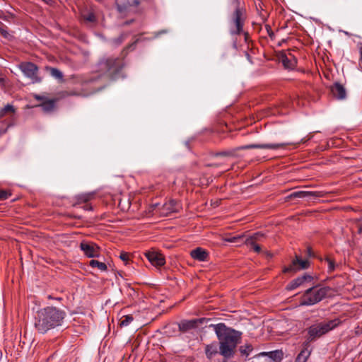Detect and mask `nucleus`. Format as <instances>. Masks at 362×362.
Masks as SVG:
<instances>
[{"label": "nucleus", "instance_id": "34", "mask_svg": "<svg viewBox=\"0 0 362 362\" xmlns=\"http://www.w3.org/2000/svg\"><path fill=\"white\" fill-rule=\"evenodd\" d=\"M324 261L327 264L329 270H334L335 269V264L334 260L329 256H326Z\"/></svg>", "mask_w": 362, "mask_h": 362}, {"label": "nucleus", "instance_id": "14", "mask_svg": "<svg viewBox=\"0 0 362 362\" xmlns=\"http://www.w3.org/2000/svg\"><path fill=\"white\" fill-rule=\"evenodd\" d=\"M310 262L307 259H303L301 256L296 255L292 260L291 267L293 269L305 270L310 268Z\"/></svg>", "mask_w": 362, "mask_h": 362}, {"label": "nucleus", "instance_id": "27", "mask_svg": "<svg viewBox=\"0 0 362 362\" xmlns=\"http://www.w3.org/2000/svg\"><path fill=\"white\" fill-rule=\"evenodd\" d=\"M245 245L250 247V249L253 250L254 252L259 253L262 251L261 247L257 243L256 241L252 239L247 238L245 241Z\"/></svg>", "mask_w": 362, "mask_h": 362}, {"label": "nucleus", "instance_id": "17", "mask_svg": "<svg viewBox=\"0 0 362 362\" xmlns=\"http://www.w3.org/2000/svg\"><path fill=\"white\" fill-rule=\"evenodd\" d=\"M334 97L338 100H344L346 96V91L344 87L339 83H335L331 88Z\"/></svg>", "mask_w": 362, "mask_h": 362}, {"label": "nucleus", "instance_id": "35", "mask_svg": "<svg viewBox=\"0 0 362 362\" xmlns=\"http://www.w3.org/2000/svg\"><path fill=\"white\" fill-rule=\"evenodd\" d=\"M7 27L6 25H2L0 27V34L6 39H10L11 37V35L7 31Z\"/></svg>", "mask_w": 362, "mask_h": 362}, {"label": "nucleus", "instance_id": "10", "mask_svg": "<svg viewBox=\"0 0 362 362\" xmlns=\"http://www.w3.org/2000/svg\"><path fill=\"white\" fill-rule=\"evenodd\" d=\"M278 57L279 61L282 63L284 67L286 69L293 70L297 66V59L290 50L281 52Z\"/></svg>", "mask_w": 362, "mask_h": 362}, {"label": "nucleus", "instance_id": "13", "mask_svg": "<svg viewBox=\"0 0 362 362\" xmlns=\"http://www.w3.org/2000/svg\"><path fill=\"white\" fill-rule=\"evenodd\" d=\"M80 18L85 23L96 24L98 22V19L93 9L87 6L81 10Z\"/></svg>", "mask_w": 362, "mask_h": 362}, {"label": "nucleus", "instance_id": "48", "mask_svg": "<svg viewBox=\"0 0 362 362\" xmlns=\"http://www.w3.org/2000/svg\"><path fill=\"white\" fill-rule=\"evenodd\" d=\"M283 272H290V269H288V268H286L283 270Z\"/></svg>", "mask_w": 362, "mask_h": 362}, {"label": "nucleus", "instance_id": "25", "mask_svg": "<svg viewBox=\"0 0 362 362\" xmlns=\"http://www.w3.org/2000/svg\"><path fill=\"white\" fill-rule=\"evenodd\" d=\"M16 112L15 107L10 104H7L4 107L0 109V119L6 115H13Z\"/></svg>", "mask_w": 362, "mask_h": 362}, {"label": "nucleus", "instance_id": "43", "mask_svg": "<svg viewBox=\"0 0 362 362\" xmlns=\"http://www.w3.org/2000/svg\"><path fill=\"white\" fill-rule=\"evenodd\" d=\"M206 166H208V167H218V164H217V163H209V164H207Z\"/></svg>", "mask_w": 362, "mask_h": 362}, {"label": "nucleus", "instance_id": "52", "mask_svg": "<svg viewBox=\"0 0 362 362\" xmlns=\"http://www.w3.org/2000/svg\"><path fill=\"white\" fill-rule=\"evenodd\" d=\"M70 95H76V94L75 93H71Z\"/></svg>", "mask_w": 362, "mask_h": 362}, {"label": "nucleus", "instance_id": "8", "mask_svg": "<svg viewBox=\"0 0 362 362\" xmlns=\"http://www.w3.org/2000/svg\"><path fill=\"white\" fill-rule=\"evenodd\" d=\"M19 69L33 83L41 82V78L37 76L38 67L32 62H22L19 64Z\"/></svg>", "mask_w": 362, "mask_h": 362}, {"label": "nucleus", "instance_id": "22", "mask_svg": "<svg viewBox=\"0 0 362 362\" xmlns=\"http://www.w3.org/2000/svg\"><path fill=\"white\" fill-rule=\"evenodd\" d=\"M218 353L217 344L213 342L210 344H207L205 346V354L208 359H211L212 357Z\"/></svg>", "mask_w": 362, "mask_h": 362}, {"label": "nucleus", "instance_id": "33", "mask_svg": "<svg viewBox=\"0 0 362 362\" xmlns=\"http://www.w3.org/2000/svg\"><path fill=\"white\" fill-rule=\"evenodd\" d=\"M130 253L129 252H120V255H119V259L124 262V263L125 264H129V262H130Z\"/></svg>", "mask_w": 362, "mask_h": 362}, {"label": "nucleus", "instance_id": "3", "mask_svg": "<svg viewBox=\"0 0 362 362\" xmlns=\"http://www.w3.org/2000/svg\"><path fill=\"white\" fill-rule=\"evenodd\" d=\"M66 317L64 310L54 306H47L37 312L35 320V327L40 334H46L48 331L61 326Z\"/></svg>", "mask_w": 362, "mask_h": 362}, {"label": "nucleus", "instance_id": "42", "mask_svg": "<svg viewBox=\"0 0 362 362\" xmlns=\"http://www.w3.org/2000/svg\"><path fill=\"white\" fill-rule=\"evenodd\" d=\"M68 216L70 217V218H81V216H76V215L72 214H68Z\"/></svg>", "mask_w": 362, "mask_h": 362}, {"label": "nucleus", "instance_id": "6", "mask_svg": "<svg viewBox=\"0 0 362 362\" xmlns=\"http://www.w3.org/2000/svg\"><path fill=\"white\" fill-rule=\"evenodd\" d=\"M288 144H286V143L249 144V145H245V146H241L236 148L230 149L228 151H219V152L216 153L214 155L216 156L233 157V156H235V153L238 150H247V149H252V148L276 150L279 148H283Z\"/></svg>", "mask_w": 362, "mask_h": 362}, {"label": "nucleus", "instance_id": "49", "mask_svg": "<svg viewBox=\"0 0 362 362\" xmlns=\"http://www.w3.org/2000/svg\"><path fill=\"white\" fill-rule=\"evenodd\" d=\"M265 253L267 254V255L268 257H271L270 253H269L268 252H265Z\"/></svg>", "mask_w": 362, "mask_h": 362}, {"label": "nucleus", "instance_id": "20", "mask_svg": "<svg viewBox=\"0 0 362 362\" xmlns=\"http://www.w3.org/2000/svg\"><path fill=\"white\" fill-rule=\"evenodd\" d=\"M262 356H267L275 362H279L283 358V352L280 350H275L269 352H262L260 354Z\"/></svg>", "mask_w": 362, "mask_h": 362}, {"label": "nucleus", "instance_id": "16", "mask_svg": "<svg viewBox=\"0 0 362 362\" xmlns=\"http://www.w3.org/2000/svg\"><path fill=\"white\" fill-rule=\"evenodd\" d=\"M313 279V276L308 275V274H304L300 277H298L297 279H294L293 281H291L287 286L286 289L287 290H293L298 287L299 286L302 285L304 282H310Z\"/></svg>", "mask_w": 362, "mask_h": 362}, {"label": "nucleus", "instance_id": "15", "mask_svg": "<svg viewBox=\"0 0 362 362\" xmlns=\"http://www.w3.org/2000/svg\"><path fill=\"white\" fill-rule=\"evenodd\" d=\"M201 320L199 319L182 320L178 324L179 330L182 332H187L191 329L197 328Z\"/></svg>", "mask_w": 362, "mask_h": 362}, {"label": "nucleus", "instance_id": "2", "mask_svg": "<svg viewBox=\"0 0 362 362\" xmlns=\"http://www.w3.org/2000/svg\"><path fill=\"white\" fill-rule=\"evenodd\" d=\"M219 341V353L226 358L234 356L237 345L240 342L243 333L231 327H227L224 323L211 325Z\"/></svg>", "mask_w": 362, "mask_h": 362}, {"label": "nucleus", "instance_id": "50", "mask_svg": "<svg viewBox=\"0 0 362 362\" xmlns=\"http://www.w3.org/2000/svg\"><path fill=\"white\" fill-rule=\"evenodd\" d=\"M48 298H49V299H54V298L52 296H50V295H49V296H48Z\"/></svg>", "mask_w": 362, "mask_h": 362}, {"label": "nucleus", "instance_id": "41", "mask_svg": "<svg viewBox=\"0 0 362 362\" xmlns=\"http://www.w3.org/2000/svg\"><path fill=\"white\" fill-rule=\"evenodd\" d=\"M238 238H238V237H233V238L228 239L227 241L230 242V243H235Z\"/></svg>", "mask_w": 362, "mask_h": 362}, {"label": "nucleus", "instance_id": "31", "mask_svg": "<svg viewBox=\"0 0 362 362\" xmlns=\"http://www.w3.org/2000/svg\"><path fill=\"white\" fill-rule=\"evenodd\" d=\"M133 320H134V318H133L132 315H124L120 319L119 325L121 327L128 326Z\"/></svg>", "mask_w": 362, "mask_h": 362}, {"label": "nucleus", "instance_id": "39", "mask_svg": "<svg viewBox=\"0 0 362 362\" xmlns=\"http://www.w3.org/2000/svg\"><path fill=\"white\" fill-rule=\"evenodd\" d=\"M34 98L36 100H40V101H42V102L47 100L45 97L39 95H35Z\"/></svg>", "mask_w": 362, "mask_h": 362}, {"label": "nucleus", "instance_id": "29", "mask_svg": "<svg viewBox=\"0 0 362 362\" xmlns=\"http://www.w3.org/2000/svg\"><path fill=\"white\" fill-rule=\"evenodd\" d=\"M89 265L92 268H96L100 271L107 270V265L103 262H99L98 260L91 259L89 261Z\"/></svg>", "mask_w": 362, "mask_h": 362}, {"label": "nucleus", "instance_id": "36", "mask_svg": "<svg viewBox=\"0 0 362 362\" xmlns=\"http://www.w3.org/2000/svg\"><path fill=\"white\" fill-rule=\"evenodd\" d=\"M11 195V194L7 190L0 189V201L8 199Z\"/></svg>", "mask_w": 362, "mask_h": 362}, {"label": "nucleus", "instance_id": "18", "mask_svg": "<svg viewBox=\"0 0 362 362\" xmlns=\"http://www.w3.org/2000/svg\"><path fill=\"white\" fill-rule=\"evenodd\" d=\"M191 257L198 261H205L209 257V252L202 247H197L190 252Z\"/></svg>", "mask_w": 362, "mask_h": 362}, {"label": "nucleus", "instance_id": "12", "mask_svg": "<svg viewBox=\"0 0 362 362\" xmlns=\"http://www.w3.org/2000/svg\"><path fill=\"white\" fill-rule=\"evenodd\" d=\"M322 196L321 192L296 191L291 193L286 197V201L300 198H317Z\"/></svg>", "mask_w": 362, "mask_h": 362}, {"label": "nucleus", "instance_id": "51", "mask_svg": "<svg viewBox=\"0 0 362 362\" xmlns=\"http://www.w3.org/2000/svg\"><path fill=\"white\" fill-rule=\"evenodd\" d=\"M54 299L57 300H61L62 298H55Z\"/></svg>", "mask_w": 362, "mask_h": 362}, {"label": "nucleus", "instance_id": "40", "mask_svg": "<svg viewBox=\"0 0 362 362\" xmlns=\"http://www.w3.org/2000/svg\"><path fill=\"white\" fill-rule=\"evenodd\" d=\"M5 82H6L5 78L3 77L1 75H0V85L2 86H4Z\"/></svg>", "mask_w": 362, "mask_h": 362}, {"label": "nucleus", "instance_id": "37", "mask_svg": "<svg viewBox=\"0 0 362 362\" xmlns=\"http://www.w3.org/2000/svg\"><path fill=\"white\" fill-rule=\"evenodd\" d=\"M266 29H267V33L269 35V36L271 37V38H273L274 37V32L272 31L270 25H266Z\"/></svg>", "mask_w": 362, "mask_h": 362}, {"label": "nucleus", "instance_id": "5", "mask_svg": "<svg viewBox=\"0 0 362 362\" xmlns=\"http://www.w3.org/2000/svg\"><path fill=\"white\" fill-rule=\"evenodd\" d=\"M340 323V320L336 318L327 322H322L311 325L308 328V342L315 341L317 338L320 337L337 327Z\"/></svg>", "mask_w": 362, "mask_h": 362}, {"label": "nucleus", "instance_id": "4", "mask_svg": "<svg viewBox=\"0 0 362 362\" xmlns=\"http://www.w3.org/2000/svg\"><path fill=\"white\" fill-rule=\"evenodd\" d=\"M232 11L229 15L230 33L240 35L247 18V11L242 0H230Z\"/></svg>", "mask_w": 362, "mask_h": 362}, {"label": "nucleus", "instance_id": "47", "mask_svg": "<svg viewBox=\"0 0 362 362\" xmlns=\"http://www.w3.org/2000/svg\"><path fill=\"white\" fill-rule=\"evenodd\" d=\"M245 54H246V56H247V59H248L249 60H250V57L249 54L246 52V53H245Z\"/></svg>", "mask_w": 362, "mask_h": 362}, {"label": "nucleus", "instance_id": "11", "mask_svg": "<svg viewBox=\"0 0 362 362\" xmlns=\"http://www.w3.org/2000/svg\"><path fill=\"white\" fill-rule=\"evenodd\" d=\"M148 262L153 266L159 267L165 264V259L163 254L156 250H151L144 253Z\"/></svg>", "mask_w": 362, "mask_h": 362}, {"label": "nucleus", "instance_id": "19", "mask_svg": "<svg viewBox=\"0 0 362 362\" xmlns=\"http://www.w3.org/2000/svg\"><path fill=\"white\" fill-rule=\"evenodd\" d=\"M180 207V206L179 202L174 199H171L163 205V212L166 214L177 212Z\"/></svg>", "mask_w": 362, "mask_h": 362}, {"label": "nucleus", "instance_id": "7", "mask_svg": "<svg viewBox=\"0 0 362 362\" xmlns=\"http://www.w3.org/2000/svg\"><path fill=\"white\" fill-rule=\"evenodd\" d=\"M327 294V291L325 288H308L305 293L301 298L300 304L301 305H312L321 301Z\"/></svg>", "mask_w": 362, "mask_h": 362}, {"label": "nucleus", "instance_id": "38", "mask_svg": "<svg viewBox=\"0 0 362 362\" xmlns=\"http://www.w3.org/2000/svg\"><path fill=\"white\" fill-rule=\"evenodd\" d=\"M82 209H83L84 210L86 211H91L93 210V207L90 204L86 203V204H83V205L81 206Z\"/></svg>", "mask_w": 362, "mask_h": 362}, {"label": "nucleus", "instance_id": "24", "mask_svg": "<svg viewBox=\"0 0 362 362\" xmlns=\"http://www.w3.org/2000/svg\"><path fill=\"white\" fill-rule=\"evenodd\" d=\"M54 100H46L39 105L38 107H42L44 112H49L54 110Z\"/></svg>", "mask_w": 362, "mask_h": 362}, {"label": "nucleus", "instance_id": "1", "mask_svg": "<svg viewBox=\"0 0 362 362\" xmlns=\"http://www.w3.org/2000/svg\"><path fill=\"white\" fill-rule=\"evenodd\" d=\"M125 65L124 57H103L97 62L94 71L87 75L73 76L72 78L74 83L80 84L88 93H95L105 87V78L115 80L123 77Z\"/></svg>", "mask_w": 362, "mask_h": 362}, {"label": "nucleus", "instance_id": "45", "mask_svg": "<svg viewBox=\"0 0 362 362\" xmlns=\"http://www.w3.org/2000/svg\"><path fill=\"white\" fill-rule=\"evenodd\" d=\"M252 25H253L255 28V26H257L258 28H260V26H261L260 24L255 23H253Z\"/></svg>", "mask_w": 362, "mask_h": 362}, {"label": "nucleus", "instance_id": "46", "mask_svg": "<svg viewBox=\"0 0 362 362\" xmlns=\"http://www.w3.org/2000/svg\"><path fill=\"white\" fill-rule=\"evenodd\" d=\"M243 34H244V35H245V40H247V36H248V33H247V32H244V31H243Z\"/></svg>", "mask_w": 362, "mask_h": 362}, {"label": "nucleus", "instance_id": "21", "mask_svg": "<svg viewBox=\"0 0 362 362\" xmlns=\"http://www.w3.org/2000/svg\"><path fill=\"white\" fill-rule=\"evenodd\" d=\"M94 197L93 193H87L79 194L76 197V202L74 204V206H76L78 205H81L82 204H86L91 200Z\"/></svg>", "mask_w": 362, "mask_h": 362}, {"label": "nucleus", "instance_id": "26", "mask_svg": "<svg viewBox=\"0 0 362 362\" xmlns=\"http://www.w3.org/2000/svg\"><path fill=\"white\" fill-rule=\"evenodd\" d=\"M304 255L306 258H318L320 261H323L322 258L320 257L310 245L306 246L304 251Z\"/></svg>", "mask_w": 362, "mask_h": 362}, {"label": "nucleus", "instance_id": "28", "mask_svg": "<svg viewBox=\"0 0 362 362\" xmlns=\"http://www.w3.org/2000/svg\"><path fill=\"white\" fill-rule=\"evenodd\" d=\"M310 355V351H309L307 348L303 349L300 354L298 355L296 362H306L308 358Z\"/></svg>", "mask_w": 362, "mask_h": 362}, {"label": "nucleus", "instance_id": "44", "mask_svg": "<svg viewBox=\"0 0 362 362\" xmlns=\"http://www.w3.org/2000/svg\"><path fill=\"white\" fill-rule=\"evenodd\" d=\"M136 42H134V43H133L132 45H130L129 46H128L127 47H126L125 49H124L123 52H124V50H125L126 49H128V48H129V47H132V46H134V45H135V44H136Z\"/></svg>", "mask_w": 362, "mask_h": 362}, {"label": "nucleus", "instance_id": "23", "mask_svg": "<svg viewBox=\"0 0 362 362\" xmlns=\"http://www.w3.org/2000/svg\"><path fill=\"white\" fill-rule=\"evenodd\" d=\"M45 69L52 77L60 81H63L64 75L59 69L51 66H46Z\"/></svg>", "mask_w": 362, "mask_h": 362}, {"label": "nucleus", "instance_id": "30", "mask_svg": "<svg viewBox=\"0 0 362 362\" xmlns=\"http://www.w3.org/2000/svg\"><path fill=\"white\" fill-rule=\"evenodd\" d=\"M253 347L250 344H245L240 347L239 351L242 356L247 357L252 351Z\"/></svg>", "mask_w": 362, "mask_h": 362}, {"label": "nucleus", "instance_id": "32", "mask_svg": "<svg viewBox=\"0 0 362 362\" xmlns=\"http://www.w3.org/2000/svg\"><path fill=\"white\" fill-rule=\"evenodd\" d=\"M265 235L264 233L261 232H257L254 233L252 235L248 237L249 239H252V240L257 242L262 241L264 238Z\"/></svg>", "mask_w": 362, "mask_h": 362}, {"label": "nucleus", "instance_id": "9", "mask_svg": "<svg viewBox=\"0 0 362 362\" xmlns=\"http://www.w3.org/2000/svg\"><path fill=\"white\" fill-rule=\"evenodd\" d=\"M79 247L84 255L89 258L98 257L100 253V247L93 242L83 240L80 243Z\"/></svg>", "mask_w": 362, "mask_h": 362}]
</instances>
